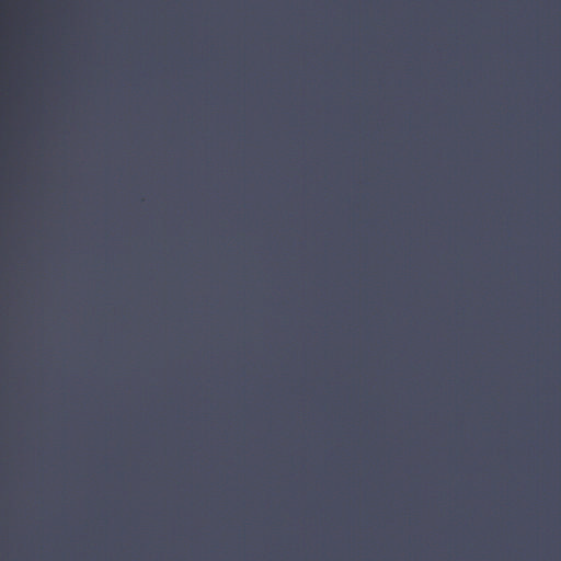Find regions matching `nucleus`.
<instances>
[{"mask_svg":"<svg viewBox=\"0 0 561 561\" xmlns=\"http://www.w3.org/2000/svg\"><path fill=\"white\" fill-rule=\"evenodd\" d=\"M558 284L561 285V282H559Z\"/></svg>","mask_w":561,"mask_h":561,"instance_id":"nucleus-2","label":"nucleus"},{"mask_svg":"<svg viewBox=\"0 0 561 561\" xmlns=\"http://www.w3.org/2000/svg\"><path fill=\"white\" fill-rule=\"evenodd\" d=\"M316 284H317V285H320L321 283H320V282H317Z\"/></svg>","mask_w":561,"mask_h":561,"instance_id":"nucleus-1","label":"nucleus"}]
</instances>
